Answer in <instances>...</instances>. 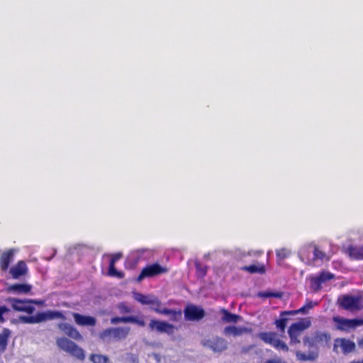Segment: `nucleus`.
<instances>
[{
    "label": "nucleus",
    "instance_id": "nucleus-1",
    "mask_svg": "<svg viewBox=\"0 0 363 363\" xmlns=\"http://www.w3.org/2000/svg\"><path fill=\"white\" fill-rule=\"evenodd\" d=\"M6 302L9 303L11 308L18 312L32 314L35 308L33 305L43 306L45 301L43 300L37 299H20L16 298H7Z\"/></svg>",
    "mask_w": 363,
    "mask_h": 363
},
{
    "label": "nucleus",
    "instance_id": "nucleus-2",
    "mask_svg": "<svg viewBox=\"0 0 363 363\" xmlns=\"http://www.w3.org/2000/svg\"><path fill=\"white\" fill-rule=\"evenodd\" d=\"M298 257L306 264L315 266V262L318 259L323 260L325 257V253L320 250L317 245H308L300 250Z\"/></svg>",
    "mask_w": 363,
    "mask_h": 363
},
{
    "label": "nucleus",
    "instance_id": "nucleus-3",
    "mask_svg": "<svg viewBox=\"0 0 363 363\" xmlns=\"http://www.w3.org/2000/svg\"><path fill=\"white\" fill-rule=\"evenodd\" d=\"M130 330L129 327L108 328L102 330L99 336L100 340L106 342L120 341L127 337Z\"/></svg>",
    "mask_w": 363,
    "mask_h": 363
},
{
    "label": "nucleus",
    "instance_id": "nucleus-4",
    "mask_svg": "<svg viewBox=\"0 0 363 363\" xmlns=\"http://www.w3.org/2000/svg\"><path fill=\"white\" fill-rule=\"evenodd\" d=\"M20 320L23 323L35 324L45 322L48 320L55 318L65 319V316L62 312L57 311H48L45 312H39L35 315H23L20 316Z\"/></svg>",
    "mask_w": 363,
    "mask_h": 363
},
{
    "label": "nucleus",
    "instance_id": "nucleus-5",
    "mask_svg": "<svg viewBox=\"0 0 363 363\" xmlns=\"http://www.w3.org/2000/svg\"><path fill=\"white\" fill-rule=\"evenodd\" d=\"M330 340L331 335L329 333L317 330L312 333L311 336H305L303 339V343L308 348H318L327 346Z\"/></svg>",
    "mask_w": 363,
    "mask_h": 363
},
{
    "label": "nucleus",
    "instance_id": "nucleus-6",
    "mask_svg": "<svg viewBox=\"0 0 363 363\" xmlns=\"http://www.w3.org/2000/svg\"><path fill=\"white\" fill-rule=\"evenodd\" d=\"M311 325L309 318H302L301 320L292 323L289 329L288 334L290 338V345H296L300 343V336L304 330L308 329Z\"/></svg>",
    "mask_w": 363,
    "mask_h": 363
},
{
    "label": "nucleus",
    "instance_id": "nucleus-7",
    "mask_svg": "<svg viewBox=\"0 0 363 363\" xmlns=\"http://www.w3.org/2000/svg\"><path fill=\"white\" fill-rule=\"evenodd\" d=\"M57 345L62 350L70 354L79 360L85 358L84 352L82 348L76 343L66 337H59L56 340Z\"/></svg>",
    "mask_w": 363,
    "mask_h": 363
},
{
    "label": "nucleus",
    "instance_id": "nucleus-8",
    "mask_svg": "<svg viewBox=\"0 0 363 363\" xmlns=\"http://www.w3.org/2000/svg\"><path fill=\"white\" fill-rule=\"evenodd\" d=\"M259 338L265 343L271 345L278 351L286 352L289 351L287 345L281 340L275 332H263L259 334Z\"/></svg>",
    "mask_w": 363,
    "mask_h": 363
},
{
    "label": "nucleus",
    "instance_id": "nucleus-9",
    "mask_svg": "<svg viewBox=\"0 0 363 363\" xmlns=\"http://www.w3.org/2000/svg\"><path fill=\"white\" fill-rule=\"evenodd\" d=\"M333 321L336 324V330L347 333L357 327L363 326V318L347 319L340 316H333Z\"/></svg>",
    "mask_w": 363,
    "mask_h": 363
},
{
    "label": "nucleus",
    "instance_id": "nucleus-10",
    "mask_svg": "<svg viewBox=\"0 0 363 363\" xmlns=\"http://www.w3.org/2000/svg\"><path fill=\"white\" fill-rule=\"evenodd\" d=\"M167 272L168 269L167 267H164L158 263L147 265L142 269L137 278V281L140 282L146 277H153Z\"/></svg>",
    "mask_w": 363,
    "mask_h": 363
},
{
    "label": "nucleus",
    "instance_id": "nucleus-11",
    "mask_svg": "<svg viewBox=\"0 0 363 363\" xmlns=\"http://www.w3.org/2000/svg\"><path fill=\"white\" fill-rule=\"evenodd\" d=\"M361 300V296L344 295L339 298L338 302L340 306L343 309L354 311L360 310L362 308L360 305Z\"/></svg>",
    "mask_w": 363,
    "mask_h": 363
},
{
    "label": "nucleus",
    "instance_id": "nucleus-12",
    "mask_svg": "<svg viewBox=\"0 0 363 363\" xmlns=\"http://www.w3.org/2000/svg\"><path fill=\"white\" fill-rule=\"evenodd\" d=\"M184 313L185 319L189 321L200 320L205 316L204 310L194 305L187 306Z\"/></svg>",
    "mask_w": 363,
    "mask_h": 363
},
{
    "label": "nucleus",
    "instance_id": "nucleus-13",
    "mask_svg": "<svg viewBox=\"0 0 363 363\" xmlns=\"http://www.w3.org/2000/svg\"><path fill=\"white\" fill-rule=\"evenodd\" d=\"M149 328L151 331H157L160 333H164L170 335L174 333V327L173 325L167 322L152 319L149 323Z\"/></svg>",
    "mask_w": 363,
    "mask_h": 363
},
{
    "label": "nucleus",
    "instance_id": "nucleus-14",
    "mask_svg": "<svg viewBox=\"0 0 363 363\" xmlns=\"http://www.w3.org/2000/svg\"><path fill=\"white\" fill-rule=\"evenodd\" d=\"M338 347L341 349L343 354H347L354 350L355 344L354 342L344 337L337 338L334 341L333 350L337 352Z\"/></svg>",
    "mask_w": 363,
    "mask_h": 363
},
{
    "label": "nucleus",
    "instance_id": "nucleus-15",
    "mask_svg": "<svg viewBox=\"0 0 363 363\" xmlns=\"http://www.w3.org/2000/svg\"><path fill=\"white\" fill-rule=\"evenodd\" d=\"M205 345L209 347L214 352H223L228 347V344L225 340L219 337H216L208 340L206 342Z\"/></svg>",
    "mask_w": 363,
    "mask_h": 363
},
{
    "label": "nucleus",
    "instance_id": "nucleus-16",
    "mask_svg": "<svg viewBox=\"0 0 363 363\" xmlns=\"http://www.w3.org/2000/svg\"><path fill=\"white\" fill-rule=\"evenodd\" d=\"M75 323L79 326H95L96 319L90 315H84L78 313H72Z\"/></svg>",
    "mask_w": 363,
    "mask_h": 363
},
{
    "label": "nucleus",
    "instance_id": "nucleus-17",
    "mask_svg": "<svg viewBox=\"0 0 363 363\" xmlns=\"http://www.w3.org/2000/svg\"><path fill=\"white\" fill-rule=\"evenodd\" d=\"M119 323H131L137 324L140 327H144L145 322L143 318H138L137 316H123V317H113L111 319V323L117 324Z\"/></svg>",
    "mask_w": 363,
    "mask_h": 363
},
{
    "label": "nucleus",
    "instance_id": "nucleus-18",
    "mask_svg": "<svg viewBox=\"0 0 363 363\" xmlns=\"http://www.w3.org/2000/svg\"><path fill=\"white\" fill-rule=\"evenodd\" d=\"M58 328L65 335L75 340H81L82 339V336L77 330V329L67 323H62L58 324Z\"/></svg>",
    "mask_w": 363,
    "mask_h": 363
},
{
    "label": "nucleus",
    "instance_id": "nucleus-19",
    "mask_svg": "<svg viewBox=\"0 0 363 363\" xmlns=\"http://www.w3.org/2000/svg\"><path fill=\"white\" fill-rule=\"evenodd\" d=\"M292 311H281L279 314V318L275 320L274 325L276 328L278 329L280 332L284 333L285 329L287 325L288 321L290 320V316L294 315V313H291Z\"/></svg>",
    "mask_w": 363,
    "mask_h": 363
},
{
    "label": "nucleus",
    "instance_id": "nucleus-20",
    "mask_svg": "<svg viewBox=\"0 0 363 363\" xmlns=\"http://www.w3.org/2000/svg\"><path fill=\"white\" fill-rule=\"evenodd\" d=\"M14 257V250L9 249L4 251L0 257V269L2 272H6L9 267L10 263L13 261Z\"/></svg>",
    "mask_w": 363,
    "mask_h": 363
},
{
    "label": "nucleus",
    "instance_id": "nucleus-21",
    "mask_svg": "<svg viewBox=\"0 0 363 363\" xmlns=\"http://www.w3.org/2000/svg\"><path fill=\"white\" fill-rule=\"evenodd\" d=\"M122 257L121 253H116L112 255L109 263L108 274L111 277H116L118 278H123L124 274L122 272H118L115 267V263Z\"/></svg>",
    "mask_w": 363,
    "mask_h": 363
},
{
    "label": "nucleus",
    "instance_id": "nucleus-22",
    "mask_svg": "<svg viewBox=\"0 0 363 363\" xmlns=\"http://www.w3.org/2000/svg\"><path fill=\"white\" fill-rule=\"evenodd\" d=\"M28 268L23 261H19L17 264L10 269V274L13 279H18L27 273Z\"/></svg>",
    "mask_w": 363,
    "mask_h": 363
},
{
    "label": "nucleus",
    "instance_id": "nucleus-23",
    "mask_svg": "<svg viewBox=\"0 0 363 363\" xmlns=\"http://www.w3.org/2000/svg\"><path fill=\"white\" fill-rule=\"evenodd\" d=\"M32 286L30 284L26 283L13 284L10 285L8 288L9 291L16 293L18 294H28L30 292Z\"/></svg>",
    "mask_w": 363,
    "mask_h": 363
},
{
    "label": "nucleus",
    "instance_id": "nucleus-24",
    "mask_svg": "<svg viewBox=\"0 0 363 363\" xmlns=\"http://www.w3.org/2000/svg\"><path fill=\"white\" fill-rule=\"evenodd\" d=\"M11 334L9 328H4L0 333V355L6 351Z\"/></svg>",
    "mask_w": 363,
    "mask_h": 363
},
{
    "label": "nucleus",
    "instance_id": "nucleus-25",
    "mask_svg": "<svg viewBox=\"0 0 363 363\" xmlns=\"http://www.w3.org/2000/svg\"><path fill=\"white\" fill-rule=\"evenodd\" d=\"M220 313L222 315L221 320L223 323H237L240 316L229 312L225 308H221Z\"/></svg>",
    "mask_w": 363,
    "mask_h": 363
},
{
    "label": "nucleus",
    "instance_id": "nucleus-26",
    "mask_svg": "<svg viewBox=\"0 0 363 363\" xmlns=\"http://www.w3.org/2000/svg\"><path fill=\"white\" fill-rule=\"evenodd\" d=\"M347 252L349 256L354 259H363V246L357 247L350 245L347 247Z\"/></svg>",
    "mask_w": 363,
    "mask_h": 363
},
{
    "label": "nucleus",
    "instance_id": "nucleus-27",
    "mask_svg": "<svg viewBox=\"0 0 363 363\" xmlns=\"http://www.w3.org/2000/svg\"><path fill=\"white\" fill-rule=\"evenodd\" d=\"M163 315H169L170 320L174 322H178L182 320V313L181 310H174L164 308Z\"/></svg>",
    "mask_w": 363,
    "mask_h": 363
},
{
    "label": "nucleus",
    "instance_id": "nucleus-28",
    "mask_svg": "<svg viewBox=\"0 0 363 363\" xmlns=\"http://www.w3.org/2000/svg\"><path fill=\"white\" fill-rule=\"evenodd\" d=\"M246 328H238L235 326H227L225 328L224 333L227 335L240 336L246 333Z\"/></svg>",
    "mask_w": 363,
    "mask_h": 363
},
{
    "label": "nucleus",
    "instance_id": "nucleus-29",
    "mask_svg": "<svg viewBox=\"0 0 363 363\" xmlns=\"http://www.w3.org/2000/svg\"><path fill=\"white\" fill-rule=\"evenodd\" d=\"M133 298L135 301L140 303L143 305H150L153 297L149 295H144L139 292L133 293Z\"/></svg>",
    "mask_w": 363,
    "mask_h": 363
},
{
    "label": "nucleus",
    "instance_id": "nucleus-30",
    "mask_svg": "<svg viewBox=\"0 0 363 363\" xmlns=\"http://www.w3.org/2000/svg\"><path fill=\"white\" fill-rule=\"evenodd\" d=\"M266 272V267L264 262H254L251 264V274H264Z\"/></svg>",
    "mask_w": 363,
    "mask_h": 363
},
{
    "label": "nucleus",
    "instance_id": "nucleus-31",
    "mask_svg": "<svg viewBox=\"0 0 363 363\" xmlns=\"http://www.w3.org/2000/svg\"><path fill=\"white\" fill-rule=\"evenodd\" d=\"M283 292L281 291H259L257 293V296L260 298H281L283 297Z\"/></svg>",
    "mask_w": 363,
    "mask_h": 363
},
{
    "label": "nucleus",
    "instance_id": "nucleus-32",
    "mask_svg": "<svg viewBox=\"0 0 363 363\" xmlns=\"http://www.w3.org/2000/svg\"><path fill=\"white\" fill-rule=\"evenodd\" d=\"M296 356L300 361L315 360L318 357V352H312L307 354L298 350L296 352Z\"/></svg>",
    "mask_w": 363,
    "mask_h": 363
},
{
    "label": "nucleus",
    "instance_id": "nucleus-33",
    "mask_svg": "<svg viewBox=\"0 0 363 363\" xmlns=\"http://www.w3.org/2000/svg\"><path fill=\"white\" fill-rule=\"evenodd\" d=\"M315 305V303L312 301H308L307 303L304 306L301 307L299 309L291 310L292 312L291 313H294V315L298 313H307L308 311L313 308Z\"/></svg>",
    "mask_w": 363,
    "mask_h": 363
},
{
    "label": "nucleus",
    "instance_id": "nucleus-34",
    "mask_svg": "<svg viewBox=\"0 0 363 363\" xmlns=\"http://www.w3.org/2000/svg\"><path fill=\"white\" fill-rule=\"evenodd\" d=\"M150 308L159 314L163 315L164 308H162V303L157 298H153L150 303Z\"/></svg>",
    "mask_w": 363,
    "mask_h": 363
},
{
    "label": "nucleus",
    "instance_id": "nucleus-35",
    "mask_svg": "<svg viewBox=\"0 0 363 363\" xmlns=\"http://www.w3.org/2000/svg\"><path fill=\"white\" fill-rule=\"evenodd\" d=\"M315 277L320 280L321 284L325 283L328 281H330L334 279V274L329 272L323 271L320 272L318 275L315 276Z\"/></svg>",
    "mask_w": 363,
    "mask_h": 363
},
{
    "label": "nucleus",
    "instance_id": "nucleus-36",
    "mask_svg": "<svg viewBox=\"0 0 363 363\" xmlns=\"http://www.w3.org/2000/svg\"><path fill=\"white\" fill-rule=\"evenodd\" d=\"M90 360L93 363H108L109 362L107 356L97 354H91L90 356Z\"/></svg>",
    "mask_w": 363,
    "mask_h": 363
},
{
    "label": "nucleus",
    "instance_id": "nucleus-37",
    "mask_svg": "<svg viewBox=\"0 0 363 363\" xmlns=\"http://www.w3.org/2000/svg\"><path fill=\"white\" fill-rule=\"evenodd\" d=\"M196 276L199 278H203L207 273V267L205 265H202L199 262H196L195 264Z\"/></svg>",
    "mask_w": 363,
    "mask_h": 363
},
{
    "label": "nucleus",
    "instance_id": "nucleus-38",
    "mask_svg": "<svg viewBox=\"0 0 363 363\" xmlns=\"http://www.w3.org/2000/svg\"><path fill=\"white\" fill-rule=\"evenodd\" d=\"M310 284L311 289L314 291H318L322 288V284H320V280L318 279L315 276L310 278Z\"/></svg>",
    "mask_w": 363,
    "mask_h": 363
},
{
    "label": "nucleus",
    "instance_id": "nucleus-39",
    "mask_svg": "<svg viewBox=\"0 0 363 363\" xmlns=\"http://www.w3.org/2000/svg\"><path fill=\"white\" fill-rule=\"evenodd\" d=\"M276 255L279 259H284L289 256L290 252L283 248L277 250Z\"/></svg>",
    "mask_w": 363,
    "mask_h": 363
},
{
    "label": "nucleus",
    "instance_id": "nucleus-40",
    "mask_svg": "<svg viewBox=\"0 0 363 363\" xmlns=\"http://www.w3.org/2000/svg\"><path fill=\"white\" fill-rule=\"evenodd\" d=\"M9 311V309L6 306H0V320H4L3 315Z\"/></svg>",
    "mask_w": 363,
    "mask_h": 363
},
{
    "label": "nucleus",
    "instance_id": "nucleus-41",
    "mask_svg": "<svg viewBox=\"0 0 363 363\" xmlns=\"http://www.w3.org/2000/svg\"><path fill=\"white\" fill-rule=\"evenodd\" d=\"M264 363H286V362L282 361L281 359L277 358V359H267Z\"/></svg>",
    "mask_w": 363,
    "mask_h": 363
},
{
    "label": "nucleus",
    "instance_id": "nucleus-42",
    "mask_svg": "<svg viewBox=\"0 0 363 363\" xmlns=\"http://www.w3.org/2000/svg\"><path fill=\"white\" fill-rule=\"evenodd\" d=\"M242 269L245 271H247V272H250V265L248 266H245L243 267H242Z\"/></svg>",
    "mask_w": 363,
    "mask_h": 363
},
{
    "label": "nucleus",
    "instance_id": "nucleus-43",
    "mask_svg": "<svg viewBox=\"0 0 363 363\" xmlns=\"http://www.w3.org/2000/svg\"><path fill=\"white\" fill-rule=\"evenodd\" d=\"M259 255H263L264 252L262 251V252H255L253 253V255H255V256H257V255L258 256Z\"/></svg>",
    "mask_w": 363,
    "mask_h": 363
},
{
    "label": "nucleus",
    "instance_id": "nucleus-44",
    "mask_svg": "<svg viewBox=\"0 0 363 363\" xmlns=\"http://www.w3.org/2000/svg\"><path fill=\"white\" fill-rule=\"evenodd\" d=\"M350 363H363V359L361 361H352Z\"/></svg>",
    "mask_w": 363,
    "mask_h": 363
},
{
    "label": "nucleus",
    "instance_id": "nucleus-45",
    "mask_svg": "<svg viewBox=\"0 0 363 363\" xmlns=\"http://www.w3.org/2000/svg\"><path fill=\"white\" fill-rule=\"evenodd\" d=\"M124 310H125V312H127V313H129V312L130 311V308H127V307H125Z\"/></svg>",
    "mask_w": 363,
    "mask_h": 363
}]
</instances>
